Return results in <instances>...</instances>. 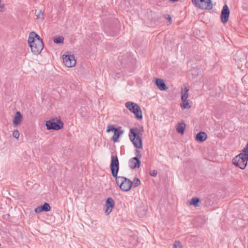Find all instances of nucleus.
<instances>
[{"mask_svg": "<svg viewBox=\"0 0 248 248\" xmlns=\"http://www.w3.org/2000/svg\"><path fill=\"white\" fill-rule=\"evenodd\" d=\"M110 169L112 176L115 178L116 183L120 189L124 191H129L133 186V182L123 176H118L119 170V162L117 155H112Z\"/></svg>", "mask_w": 248, "mask_h": 248, "instance_id": "1", "label": "nucleus"}, {"mask_svg": "<svg viewBox=\"0 0 248 248\" xmlns=\"http://www.w3.org/2000/svg\"><path fill=\"white\" fill-rule=\"evenodd\" d=\"M128 136L130 141L137 149L135 152L136 155L135 157H138L140 159L142 155L140 151L138 149L142 148L143 146L141 131L137 127L131 128L130 129Z\"/></svg>", "mask_w": 248, "mask_h": 248, "instance_id": "2", "label": "nucleus"}, {"mask_svg": "<svg viewBox=\"0 0 248 248\" xmlns=\"http://www.w3.org/2000/svg\"><path fill=\"white\" fill-rule=\"evenodd\" d=\"M28 44L31 47V52L35 55H38L44 47L42 39L34 31H31L29 35Z\"/></svg>", "mask_w": 248, "mask_h": 248, "instance_id": "3", "label": "nucleus"}, {"mask_svg": "<svg viewBox=\"0 0 248 248\" xmlns=\"http://www.w3.org/2000/svg\"><path fill=\"white\" fill-rule=\"evenodd\" d=\"M119 21L118 19L114 18L111 20L108 25L104 28V31L108 36L116 35L119 31Z\"/></svg>", "mask_w": 248, "mask_h": 248, "instance_id": "4", "label": "nucleus"}, {"mask_svg": "<svg viewBox=\"0 0 248 248\" xmlns=\"http://www.w3.org/2000/svg\"><path fill=\"white\" fill-rule=\"evenodd\" d=\"M45 125L48 130H59L63 127V123L60 117L53 118L46 121Z\"/></svg>", "mask_w": 248, "mask_h": 248, "instance_id": "5", "label": "nucleus"}, {"mask_svg": "<svg viewBox=\"0 0 248 248\" xmlns=\"http://www.w3.org/2000/svg\"><path fill=\"white\" fill-rule=\"evenodd\" d=\"M125 107L132 112L135 117L139 120L142 119V113L140 107L136 103L128 101L125 104Z\"/></svg>", "mask_w": 248, "mask_h": 248, "instance_id": "6", "label": "nucleus"}, {"mask_svg": "<svg viewBox=\"0 0 248 248\" xmlns=\"http://www.w3.org/2000/svg\"><path fill=\"white\" fill-rule=\"evenodd\" d=\"M248 161V157L243 153H240L233 158L232 163L235 166L244 170L247 165Z\"/></svg>", "mask_w": 248, "mask_h": 248, "instance_id": "7", "label": "nucleus"}, {"mask_svg": "<svg viewBox=\"0 0 248 248\" xmlns=\"http://www.w3.org/2000/svg\"><path fill=\"white\" fill-rule=\"evenodd\" d=\"M192 3L197 7L203 10H211L213 8L211 0H192Z\"/></svg>", "mask_w": 248, "mask_h": 248, "instance_id": "8", "label": "nucleus"}, {"mask_svg": "<svg viewBox=\"0 0 248 248\" xmlns=\"http://www.w3.org/2000/svg\"><path fill=\"white\" fill-rule=\"evenodd\" d=\"M62 59L64 64L67 67H74L76 64V61L73 55H63Z\"/></svg>", "mask_w": 248, "mask_h": 248, "instance_id": "9", "label": "nucleus"}, {"mask_svg": "<svg viewBox=\"0 0 248 248\" xmlns=\"http://www.w3.org/2000/svg\"><path fill=\"white\" fill-rule=\"evenodd\" d=\"M230 13V10L228 6L227 5L225 4L223 7L220 16L221 21L223 24H225L228 22Z\"/></svg>", "mask_w": 248, "mask_h": 248, "instance_id": "10", "label": "nucleus"}, {"mask_svg": "<svg viewBox=\"0 0 248 248\" xmlns=\"http://www.w3.org/2000/svg\"><path fill=\"white\" fill-rule=\"evenodd\" d=\"M105 213L107 215H109L112 211L115 205V202L111 197L108 198L105 202Z\"/></svg>", "mask_w": 248, "mask_h": 248, "instance_id": "11", "label": "nucleus"}, {"mask_svg": "<svg viewBox=\"0 0 248 248\" xmlns=\"http://www.w3.org/2000/svg\"><path fill=\"white\" fill-rule=\"evenodd\" d=\"M129 167L132 170L136 168H139L141 165V161L138 157H132L130 159L129 162Z\"/></svg>", "mask_w": 248, "mask_h": 248, "instance_id": "12", "label": "nucleus"}, {"mask_svg": "<svg viewBox=\"0 0 248 248\" xmlns=\"http://www.w3.org/2000/svg\"><path fill=\"white\" fill-rule=\"evenodd\" d=\"M51 207L47 202H45L43 205L39 206L35 208L34 212L36 213H40L42 212H48L50 210Z\"/></svg>", "mask_w": 248, "mask_h": 248, "instance_id": "13", "label": "nucleus"}, {"mask_svg": "<svg viewBox=\"0 0 248 248\" xmlns=\"http://www.w3.org/2000/svg\"><path fill=\"white\" fill-rule=\"evenodd\" d=\"M246 56L245 54L242 51H237L233 55V59L235 62H244L246 59Z\"/></svg>", "mask_w": 248, "mask_h": 248, "instance_id": "14", "label": "nucleus"}, {"mask_svg": "<svg viewBox=\"0 0 248 248\" xmlns=\"http://www.w3.org/2000/svg\"><path fill=\"white\" fill-rule=\"evenodd\" d=\"M155 83L157 87V88L161 91H165L168 88L164 80L161 78H156L155 80Z\"/></svg>", "mask_w": 248, "mask_h": 248, "instance_id": "15", "label": "nucleus"}, {"mask_svg": "<svg viewBox=\"0 0 248 248\" xmlns=\"http://www.w3.org/2000/svg\"><path fill=\"white\" fill-rule=\"evenodd\" d=\"M121 128L122 127L120 126L118 127H117V129L114 132V135L111 138V140L113 142H118L119 137L124 133V131L122 130Z\"/></svg>", "mask_w": 248, "mask_h": 248, "instance_id": "16", "label": "nucleus"}, {"mask_svg": "<svg viewBox=\"0 0 248 248\" xmlns=\"http://www.w3.org/2000/svg\"><path fill=\"white\" fill-rule=\"evenodd\" d=\"M23 119L22 115L20 111H16L13 120V124L17 126L20 124Z\"/></svg>", "mask_w": 248, "mask_h": 248, "instance_id": "17", "label": "nucleus"}, {"mask_svg": "<svg viewBox=\"0 0 248 248\" xmlns=\"http://www.w3.org/2000/svg\"><path fill=\"white\" fill-rule=\"evenodd\" d=\"M207 138V135L204 132L200 131L196 136V140L200 142L205 141Z\"/></svg>", "mask_w": 248, "mask_h": 248, "instance_id": "18", "label": "nucleus"}, {"mask_svg": "<svg viewBox=\"0 0 248 248\" xmlns=\"http://www.w3.org/2000/svg\"><path fill=\"white\" fill-rule=\"evenodd\" d=\"M185 127L186 124L184 123H179L177 125L176 131L178 133L180 134H183L184 133Z\"/></svg>", "mask_w": 248, "mask_h": 248, "instance_id": "19", "label": "nucleus"}, {"mask_svg": "<svg viewBox=\"0 0 248 248\" xmlns=\"http://www.w3.org/2000/svg\"><path fill=\"white\" fill-rule=\"evenodd\" d=\"M185 92H183V91H182V94H181V100L182 102H185L186 100H187V98L188 97V91L189 90L188 89H187L186 87L185 88Z\"/></svg>", "mask_w": 248, "mask_h": 248, "instance_id": "20", "label": "nucleus"}, {"mask_svg": "<svg viewBox=\"0 0 248 248\" xmlns=\"http://www.w3.org/2000/svg\"><path fill=\"white\" fill-rule=\"evenodd\" d=\"M200 202V200L199 198L197 197H194L191 199L190 202V204L194 206H197Z\"/></svg>", "mask_w": 248, "mask_h": 248, "instance_id": "21", "label": "nucleus"}, {"mask_svg": "<svg viewBox=\"0 0 248 248\" xmlns=\"http://www.w3.org/2000/svg\"><path fill=\"white\" fill-rule=\"evenodd\" d=\"M64 38L62 36L55 37L53 39V41L56 44H62L63 42Z\"/></svg>", "mask_w": 248, "mask_h": 248, "instance_id": "22", "label": "nucleus"}, {"mask_svg": "<svg viewBox=\"0 0 248 248\" xmlns=\"http://www.w3.org/2000/svg\"><path fill=\"white\" fill-rule=\"evenodd\" d=\"M132 182H133L132 186H133V187H134V188L137 187V186H140L141 184L140 180L137 177H135L133 180V181H132Z\"/></svg>", "mask_w": 248, "mask_h": 248, "instance_id": "23", "label": "nucleus"}, {"mask_svg": "<svg viewBox=\"0 0 248 248\" xmlns=\"http://www.w3.org/2000/svg\"><path fill=\"white\" fill-rule=\"evenodd\" d=\"M117 129L114 125L109 124L107 126L106 132L109 133L110 132H114Z\"/></svg>", "mask_w": 248, "mask_h": 248, "instance_id": "24", "label": "nucleus"}, {"mask_svg": "<svg viewBox=\"0 0 248 248\" xmlns=\"http://www.w3.org/2000/svg\"><path fill=\"white\" fill-rule=\"evenodd\" d=\"M181 107L183 109L186 108H189L190 106H189V103L188 100H186L185 102H183L182 104H181Z\"/></svg>", "mask_w": 248, "mask_h": 248, "instance_id": "25", "label": "nucleus"}, {"mask_svg": "<svg viewBox=\"0 0 248 248\" xmlns=\"http://www.w3.org/2000/svg\"><path fill=\"white\" fill-rule=\"evenodd\" d=\"M173 248H183V247L180 241H175L173 244Z\"/></svg>", "mask_w": 248, "mask_h": 248, "instance_id": "26", "label": "nucleus"}, {"mask_svg": "<svg viewBox=\"0 0 248 248\" xmlns=\"http://www.w3.org/2000/svg\"><path fill=\"white\" fill-rule=\"evenodd\" d=\"M248 157V142L247 143L245 147L242 150V153Z\"/></svg>", "mask_w": 248, "mask_h": 248, "instance_id": "27", "label": "nucleus"}, {"mask_svg": "<svg viewBox=\"0 0 248 248\" xmlns=\"http://www.w3.org/2000/svg\"><path fill=\"white\" fill-rule=\"evenodd\" d=\"M13 136L16 139H18L19 137V133L18 132V131L16 129V130H14V131H13Z\"/></svg>", "mask_w": 248, "mask_h": 248, "instance_id": "28", "label": "nucleus"}, {"mask_svg": "<svg viewBox=\"0 0 248 248\" xmlns=\"http://www.w3.org/2000/svg\"><path fill=\"white\" fill-rule=\"evenodd\" d=\"M36 16H37V18H41L42 19V20L44 19V14L41 10H40L38 12V13L36 15Z\"/></svg>", "mask_w": 248, "mask_h": 248, "instance_id": "29", "label": "nucleus"}, {"mask_svg": "<svg viewBox=\"0 0 248 248\" xmlns=\"http://www.w3.org/2000/svg\"><path fill=\"white\" fill-rule=\"evenodd\" d=\"M149 173L152 176L156 177L157 174V171L156 170H153L151 171Z\"/></svg>", "mask_w": 248, "mask_h": 248, "instance_id": "30", "label": "nucleus"}, {"mask_svg": "<svg viewBox=\"0 0 248 248\" xmlns=\"http://www.w3.org/2000/svg\"><path fill=\"white\" fill-rule=\"evenodd\" d=\"M165 17L167 20H168V21L170 22V23H171L172 22L171 17L170 15L166 14L165 16Z\"/></svg>", "mask_w": 248, "mask_h": 248, "instance_id": "31", "label": "nucleus"}, {"mask_svg": "<svg viewBox=\"0 0 248 248\" xmlns=\"http://www.w3.org/2000/svg\"><path fill=\"white\" fill-rule=\"evenodd\" d=\"M146 214L145 211H143V213L141 214L140 215H139L140 217H142Z\"/></svg>", "mask_w": 248, "mask_h": 248, "instance_id": "32", "label": "nucleus"}, {"mask_svg": "<svg viewBox=\"0 0 248 248\" xmlns=\"http://www.w3.org/2000/svg\"><path fill=\"white\" fill-rule=\"evenodd\" d=\"M179 0H170V1L172 2L178 1Z\"/></svg>", "mask_w": 248, "mask_h": 248, "instance_id": "33", "label": "nucleus"}, {"mask_svg": "<svg viewBox=\"0 0 248 248\" xmlns=\"http://www.w3.org/2000/svg\"><path fill=\"white\" fill-rule=\"evenodd\" d=\"M122 57L121 56V57H119V59L121 60V61H123L122 59H120V58Z\"/></svg>", "mask_w": 248, "mask_h": 248, "instance_id": "34", "label": "nucleus"}]
</instances>
